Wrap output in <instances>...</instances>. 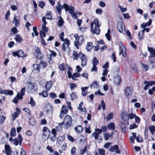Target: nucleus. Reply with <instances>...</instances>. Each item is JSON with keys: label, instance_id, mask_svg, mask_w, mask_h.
<instances>
[{"label": "nucleus", "instance_id": "13", "mask_svg": "<svg viewBox=\"0 0 155 155\" xmlns=\"http://www.w3.org/2000/svg\"><path fill=\"white\" fill-rule=\"evenodd\" d=\"M42 130L43 131V136L45 137H48L50 133V130L47 127H45L43 128Z\"/></svg>", "mask_w": 155, "mask_h": 155}, {"label": "nucleus", "instance_id": "27", "mask_svg": "<svg viewBox=\"0 0 155 155\" xmlns=\"http://www.w3.org/2000/svg\"><path fill=\"white\" fill-rule=\"evenodd\" d=\"M65 139V136H64L63 135L57 138V143L59 144H61L62 142L64 141Z\"/></svg>", "mask_w": 155, "mask_h": 155}, {"label": "nucleus", "instance_id": "61", "mask_svg": "<svg viewBox=\"0 0 155 155\" xmlns=\"http://www.w3.org/2000/svg\"><path fill=\"white\" fill-rule=\"evenodd\" d=\"M94 94L95 95H104V94L102 93L100 90V89H99L98 91H97L95 92L94 93Z\"/></svg>", "mask_w": 155, "mask_h": 155}, {"label": "nucleus", "instance_id": "45", "mask_svg": "<svg viewBox=\"0 0 155 155\" xmlns=\"http://www.w3.org/2000/svg\"><path fill=\"white\" fill-rule=\"evenodd\" d=\"M113 117V114L111 112L107 116L106 119L108 121L112 119Z\"/></svg>", "mask_w": 155, "mask_h": 155}, {"label": "nucleus", "instance_id": "39", "mask_svg": "<svg viewBox=\"0 0 155 155\" xmlns=\"http://www.w3.org/2000/svg\"><path fill=\"white\" fill-rule=\"evenodd\" d=\"M82 53H79L78 54L75 51H73V57L74 60H77L78 57H79V55Z\"/></svg>", "mask_w": 155, "mask_h": 155}, {"label": "nucleus", "instance_id": "10", "mask_svg": "<svg viewBox=\"0 0 155 155\" xmlns=\"http://www.w3.org/2000/svg\"><path fill=\"white\" fill-rule=\"evenodd\" d=\"M145 86L144 87L143 89L145 90H147L149 88V86H151L153 85H155V81H145L144 82Z\"/></svg>", "mask_w": 155, "mask_h": 155}, {"label": "nucleus", "instance_id": "64", "mask_svg": "<svg viewBox=\"0 0 155 155\" xmlns=\"http://www.w3.org/2000/svg\"><path fill=\"white\" fill-rule=\"evenodd\" d=\"M137 142H141L143 140V139L142 137L139 136H138L135 138Z\"/></svg>", "mask_w": 155, "mask_h": 155}, {"label": "nucleus", "instance_id": "17", "mask_svg": "<svg viewBox=\"0 0 155 155\" xmlns=\"http://www.w3.org/2000/svg\"><path fill=\"white\" fill-rule=\"evenodd\" d=\"M12 22L14 23L16 27H18L20 25V19L18 16H15L14 18V21Z\"/></svg>", "mask_w": 155, "mask_h": 155}, {"label": "nucleus", "instance_id": "24", "mask_svg": "<svg viewBox=\"0 0 155 155\" xmlns=\"http://www.w3.org/2000/svg\"><path fill=\"white\" fill-rule=\"evenodd\" d=\"M88 87H81V90L82 91L81 94L83 96H86L87 93V90L88 89Z\"/></svg>", "mask_w": 155, "mask_h": 155}, {"label": "nucleus", "instance_id": "48", "mask_svg": "<svg viewBox=\"0 0 155 155\" xmlns=\"http://www.w3.org/2000/svg\"><path fill=\"white\" fill-rule=\"evenodd\" d=\"M58 68L62 71L65 70V67L64 63L60 64L58 66Z\"/></svg>", "mask_w": 155, "mask_h": 155}, {"label": "nucleus", "instance_id": "14", "mask_svg": "<svg viewBox=\"0 0 155 155\" xmlns=\"http://www.w3.org/2000/svg\"><path fill=\"white\" fill-rule=\"evenodd\" d=\"M148 50L150 52V55L149 56L150 58L155 57V49H153V48H150L148 47Z\"/></svg>", "mask_w": 155, "mask_h": 155}, {"label": "nucleus", "instance_id": "51", "mask_svg": "<svg viewBox=\"0 0 155 155\" xmlns=\"http://www.w3.org/2000/svg\"><path fill=\"white\" fill-rule=\"evenodd\" d=\"M120 52L119 54L121 55L122 53L124 52V51H126V48L123 45L120 46Z\"/></svg>", "mask_w": 155, "mask_h": 155}, {"label": "nucleus", "instance_id": "18", "mask_svg": "<svg viewBox=\"0 0 155 155\" xmlns=\"http://www.w3.org/2000/svg\"><path fill=\"white\" fill-rule=\"evenodd\" d=\"M28 123L30 125L33 126H35L36 125V121L34 117L30 116L28 117Z\"/></svg>", "mask_w": 155, "mask_h": 155}, {"label": "nucleus", "instance_id": "32", "mask_svg": "<svg viewBox=\"0 0 155 155\" xmlns=\"http://www.w3.org/2000/svg\"><path fill=\"white\" fill-rule=\"evenodd\" d=\"M120 127L122 132L123 133H125L126 131V124L123 122H121Z\"/></svg>", "mask_w": 155, "mask_h": 155}, {"label": "nucleus", "instance_id": "28", "mask_svg": "<svg viewBox=\"0 0 155 155\" xmlns=\"http://www.w3.org/2000/svg\"><path fill=\"white\" fill-rule=\"evenodd\" d=\"M122 81L121 78L120 76H117L114 79L115 83L117 85L120 84Z\"/></svg>", "mask_w": 155, "mask_h": 155}, {"label": "nucleus", "instance_id": "37", "mask_svg": "<svg viewBox=\"0 0 155 155\" xmlns=\"http://www.w3.org/2000/svg\"><path fill=\"white\" fill-rule=\"evenodd\" d=\"M46 18L48 19L52 20L53 17L51 15V11H47L46 13Z\"/></svg>", "mask_w": 155, "mask_h": 155}, {"label": "nucleus", "instance_id": "52", "mask_svg": "<svg viewBox=\"0 0 155 155\" xmlns=\"http://www.w3.org/2000/svg\"><path fill=\"white\" fill-rule=\"evenodd\" d=\"M71 100L72 101H73L77 97V96L76 93H74L71 94Z\"/></svg>", "mask_w": 155, "mask_h": 155}, {"label": "nucleus", "instance_id": "31", "mask_svg": "<svg viewBox=\"0 0 155 155\" xmlns=\"http://www.w3.org/2000/svg\"><path fill=\"white\" fill-rule=\"evenodd\" d=\"M35 57L37 59L42 60L44 58V55L41 52L36 54Z\"/></svg>", "mask_w": 155, "mask_h": 155}, {"label": "nucleus", "instance_id": "12", "mask_svg": "<svg viewBox=\"0 0 155 155\" xmlns=\"http://www.w3.org/2000/svg\"><path fill=\"white\" fill-rule=\"evenodd\" d=\"M25 87L22 88L20 91V92H18L17 94V96H19V99L21 100L23 99V96L25 95Z\"/></svg>", "mask_w": 155, "mask_h": 155}, {"label": "nucleus", "instance_id": "62", "mask_svg": "<svg viewBox=\"0 0 155 155\" xmlns=\"http://www.w3.org/2000/svg\"><path fill=\"white\" fill-rule=\"evenodd\" d=\"M92 135L94 137V138L95 140H97L98 139L99 134H98L97 132H94L93 133Z\"/></svg>", "mask_w": 155, "mask_h": 155}, {"label": "nucleus", "instance_id": "60", "mask_svg": "<svg viewBox=\"0 0 155 155\" xmlns=\"http://www.w3.org/2000/svg\"><path fill=\"white\" fill-rule=\"evenodd\" d=\"M111 58L113 60V61L115 62L116 61V57L115 54L114 53H113L111 56Z\"/></svg>", "mask_w": 155, "mask_h": 155}, {"label": "nucleus", "instance_id": "11", "mask_svg": "<svg viewBox=\"0 0 155 155\" xmlns=\"http://www.w3.org/2000/svg\"><path fill=\"white\" fill-rule=\"evenodd\" d=\"M124 92L126 97L128 98L131 96L133 91L131 87H127L125 89Z\"/></svg>", "mask_w": 155, "mask_h": 155}, {"label": "nucleus", "instance_id": "19", "mask_svg": "<svg viewBox=\"0 0 155 155\" xmlns=\"http://www.w3.org/2000/svg\"><path fill=\"white\" fill-rule=\"evenodd\" d=\"M65 3L64 4L63 6L61 5L59 3V2H58V6H57L56 7V9L58 11V13L60 15H61V9H63V8H64V5Z\"/></svg>", "mask_w": 155, "mask_h": 155}, {"label": "nucleus", "instance_id": "20", "mask_svg": "<svg viewBox=\"0 0 155 155\" xmlns=\"http://www.w3.org/2000/svg\"><path fill=\"white\" fill-rule=\"evenodd\" d=\"M121 119H122L124 121H127V122L129 121V118L128 115L127 116V114H125V112H123L121 113Z\"/></svg>", "mask_w": 155, "mask_h": 155}, {"label": "nucleus", "instance_id": "58", "mask_svg": "<svg viewBox=\"0 0 155 155\" xmlns=\"http://www.w3.org/2000/svg\"><path fill=\"white\" fill-rule=\"evenodd\" d=\"M49 51L51 52V54H50V56L54 57H55L56 56L57 54L55 51L51 50H49Z\"/></svg>", "mask_w": 155, "mask_h": 155}, {"label": "nucleus", "instance_id": "43", "mask_svg": "<svg viewBox=\"0 0 155 155\" xmlns=\"http://www.w3.org/2000/svg\"><path fill=\"white\" fill-rule=\"evenodd\" d=\"M56 136L53 135L51 134L50 135H49V136L47 138L48 139L49 138L51 141H52L53 142H54L55 141L56 139Z\"/></svg>", "mask_w": 155, "mask_h": 155}, {"label": "nucleus", "instance_id": "53", "mask_svg": "<svg viewBox=\"0 0 155 155\" xmlns=\"http://www.w3.org/2000/svg\"><path fill=\"white\" fill-rule=\"evenodd\" d=\"M49 96L52 99H54L57 97V95L54 92H51L49 94Z\"/></svg>", "mask_w": 155, "mask_h": 155}, {"label": "nucleus", "instance_id": "59", "mask_svg": "<svg viewBox=\"0 0 155 155\" xmlns=\"http://www.w3.org/2000/svg\"><path fill=\"white\" fill-rule=\"evenodd\" d=\"M136 116L135 114L133 113H131L128 114L129 119L130 118V119H133L134 118H135Z\"/></svg>", "mask_w": 155, "mask_h": 155}, {"label": "nucleus", "instance_id": "7", "mask_svg": "<svg viewBox=\"0 0 155 155\" xmlns=\"http://www.w3.org/2000/svg\"><path fill=\"white\" fill-rule=\"evenodd\" d=\"M68 112V109L67 107L63 105L61 108L59 115V117L61 119H62L64 114H66Z\"/></svg>", "mask_w": 155, "mask_h": 155}, {"label": "nucleus", "instance_id": "4", "mask_svg": "<svg viewBox=\"0 0 155 155\" xmlns=\"http://www.w3.org/2000/svg\"><path fill=\"white\" fill-rule=\"evenodd\" d=\"M79 58L81 60V65L82 67L85 66L87 61V56L83 53H81L79 55Z\"/></svg>", "mask_w": 155, "mask_h": 155}, {"label": "nucleus", "instance_id": "63", "mask_svg": "<svg viewBox=\"0 0 155 155\" xmlns=\"http://www.w3.org/2000/svg\"><path fill=\"white\" fill-rule=\"evenodd\" d=\"M155 91V87H153L151 89H149L148 91V93L152 95L153 94V91Z\"/></svg>", "mask_w": 155, "mask_h": 155}, {"label": "nucleus", "instance_id": "34", "mask_svg": "<svg viewBox=\"0 0 155 155\" xmlns=\"http://www.w3.org/2000/svg\"><path fill=\"white\" fill-rule=\"evenodd\" d=\"M93 47V45L92 43L89 42L87 43V45L86 49L87 51H90V50Z\"/></svg>", "mask_w": 155, "mask_h": 155}, {"label": "nucleus", "instance_id": "42", "mask_svg": "<svg viewBox=\"0 0 155 155\" xmlns=\"http://www.w3.org/2000/svg\"><path fill=\"white\" fill-rule=\"evenodd\" d=\"M99 61L96 57H94L92 59V63L93 65L96 66L98 64Z\"/></svg>", "mask_w": 155, "mask_h": 155}, {"label": "nucleus", "instance_id": "41", "mask_svg": "<svg viewBox=\"0 0 155 155\" xmlns=\"http://www.w3.org/2000/svg\"><path fill=\"white\" fill-rule=\"evenodd\" d=\"M149 130L152 134H153L155 132V127L154 125H150L149 127Z\"/></svg>", "mask_w": 155, "mask_h": 155}, {"label": "nucleus", "instance_id": "36", "mask_svg": "<svg viewBox=\"0 0 155 155\" xmlns=\"http://www.w3.org/2000/svg\"><path fill=\"white\" fill-rule=\"evenodd\" d=\"M83 104V102H80V104L79 105V107H78V109L80 111L85 112L86 111V109L85 108H83L82 107V105Z\"/></svg>", "mask_w": 155, "mask_h": 155}, {"label": "nucleus", "instance_id": "57", "mask_svg": "<svg viewBox=\"0 0 155 155\" xmlns=\"http://www.w3.org/2000/svg\"><path fill=\"white\" fill-rule=\"evenodd\" d=\"M150 64L153 68H155V59H153L149 61Z\"/></svg>", "mask_w": 155, "mask_h": 155}, {"label": "nucleus", "instance_id": "6", "mask_svg": "<svg viewBox=\"0 0 155 155\" xmlns=\"http://www.w3.org/2000/svg\"><path fill=\"white\" fill-rule=\"evenodd\" d=\"M93 22H92L91 24V31L94 34L98 35L100 32V30L99 27L100 26L95 25L94 29L93 28Z\"/></svg>", "mask_w": 155, "mask_h": 155}, {"label": "nucleus", "instance_id": "9", "mask_svg": "<svg viewBox=\"0 0 155 155\" xmlns=\"http://www.w3.org/2000/svg\"><path fill=\"white\" fill-rule=\"evenodd\" d=\"M109 150L112 152H115L116 153H121L119 149V147L117 145L110 146V147Z\"/></svg>", "mask_w": 155, "mask_h": 155}, {"label": "nucleus", "instance_id": "56", "mask_svg": "<svg viewBox=\"0 0 155 155\" xmlns=\"http://www.w3.org/2000/svg\"><path fill=\"white\" fill-rule=\"evenodd\" d=\"M39 64L40 65L43 66V67L44 68L46 67L47 66V63L45 61H41Z\"/></svg>", "mask_w": 155, "mask_h": 155}, {"label": "nucleus", "instance_id": "8", "mask_svg": "<svg viewBox=\"0 0 155 155\" xmlns=\"http://www.w3.org/2000/svg\"><path fill=\"white\" fill-rule=\"evenodd\" d=\"M12 55L14 57L17 56L18 58L24 57H26L23 51L21 50H19L18 51H15L12 53Z\"/></svg>", "mask_w": 155, "mask_h": 155}, {"label": "nucleus", "instance_id": "40", "mask_svg": "<svg viewBox=\"0 0 155 155\" xmlns=\"http://www.w3.org/2000/svg\"><path fill=\"white\" fill-rule=\"evenodd\" d=\"M104 138L105 140H107L110 137V134L108 132H105L103 134Z\"/></svg>", "mask_w": 155, "mask_h": 155}, {"label": "nucleus", "instance_id": "50", "mask_svg": "<svg viewBox=\"0 0 155 155\" xmlns=\"http://www.w3.org/2000/svg\"><path fill=\"white\" fill-rule=\"evenodd\" d=\"M98 152L99 154L101 155H104L105 150L103 148H101L98 149Z\"/></svg>", "mask_w": 155, "mask_h": 155}, {"label": "nucleus", "instance_id": "44", "mask_svg": "<svg viewBox=\"0 0 155 155\" xmlns=\"http://www.w3.org/2000/svg\"><path fill=\"white\" fill-rule=\"evenodd\" d=\"M144 34V30H142L140 31L139 33L138 36L139 38L141 40L143 39V35Z\"/></svg>", "mask_w": 155, "mask_h": 155}, {"label": "nucleus", "instance_id": "21", "mask_svg": "<svg viewBox=\"0 0 155 155\" xmlns=\"http://www.w3.org/2000/svg\"><path fill=\"white\" fill-rule=\"evenodd\" d=\"M5 153L6 155H10L11 154V150L10 146L8 145H5Z\"/></svg>", "mask_w": 155, "mask_h": 155}, {"label": "nucleus", "instance_id": "15", "mask_svg": "<svg viewBox=\"0 0 155 155\" xmlns=\"http://www.w3.org/2000/svg\"><path fill=\"white\" fill-rule=\"evenodd\" d=\"M20 112V110L19 108H16V111L14 113L12 116V120L13 121L15 120L16 118L18 116V115Z\"/></svg>", "mask_w": 155, "mask_h": 155}, {"label": "nucleus", "instance_id": "25", "mask_svg": "<svg viewBox=\"0 0 155 155\" xmlns=\"http://www.w3.org/2000/svg\"><path fill=\"white\" fill-rule=\"evenodd\" d=\"M53 111V107L51 105H48L46 106V111L47 113H52Z\"/></svg>", "mask_w": 155, "mask_h": 155}, {"label": "nucleus", "instance_id": "33", "mask_svg": "<svg viewBox=\"0 0 155 155\" xmlns=\"http://www.w3.org/2000/svg\"><path fill=\"white\" fill-rule=\"evenodd\" d=\"M107 127L109 130H114L115 129V126L114 123H110L107 125Z\"/></svg>", "mask_w": 155, "mask_h": 155}, {"label": "nucleus", "instance_id": "2", "mask_svg": "<svg viewBox=\"0 0 155 155\" xmlns=\"http://www.w3.org/2000/svg\"><path fill=\"white\" fill-rule=\"evenodd\" d=\"M74 37L76 39V41L74 42V45L78 49H79L80 46L81 45L84 41V36L83 35L78 36L77 34H75L74 35Z\"/></svg>", "mask_w": 155, "mask_h": 155}, {"label": "nucleus", "instance_id": "54", "mask_svg": "<svg viewBox=\"0 0 155 155\" xmlns=\"http://www.w3.org/2000/svg\"><path fill=\"white\" fill-rule=\"evenodd\" d=\"M69 86L71 89H73L77 87V85L75 83L74 84L70 83L69 84Z\"/></svg>", "mask_w": 155, "mask_h": 155}, {"label": "nucleus", "instance_id": "3", "mask_svg": "<svg viewBox=\"0 0 155 155\" xmlns=\"http://www.w3.org/2000/svg\"><path fill=\"white\" fill-rule=\"evenodd\" d=\"M64 5L65 11H68L69 13L71 14L72 17L75 19H77L78 18V17L76 14L74 12V7L69 6L67 4H65Z\"/></svg>", "mask_w": 155, "mask_h": 155}, {"label": "nucleus", "instance_id": "29", "mask_svg": "<svg viewBox=\"0 0 155 155\" xmlns=\"http://www.w3.org/2000/svg\"><path fill=\"white\" fill-rule=\"evenodd\" d=\"M64 21L61 16L58 17V25L59 27H61L64 24Z\"/></svg>", "mask_w": 155, "mask_h": 155}, {"label": "nucleus", "instance_id": "47", "mask_svg": "<svg viewBox=\"0 0 155 155\" xmlns=\"http://www.w3.org/2000/svg\"><path fill=\"white\" fill-rule=\"evenodd\" d=\"M15 40L17 42H22V39L20 37L19 35H16L15 38Z\"/></svg>", "mask_w": 155, "mask_h": 155}, {"label": "nucleus", "instance_id": "1", "mask_svg": "<svg viewBox=\"0 0 155 155\" xmlns=\"http://www.w3.org/2000/svg\"><path fill=\"white\" fill-rule=\"evenodd\" d=\"M60 126L63 125L64 129L67 130L69 129L72 125V118L69 115H66L64 117L63 121L59 124Z\"/></svg>", "mask_w": 155, "mask_h": 155}, {"label": "nucleus", "instance_id": "26", "mask_svg": "<svg viewBox=\"0 0 155 155\" xmlns=\"http://www.w3.org/2000/svg\"><path fill=\"white\" fill-rule=\"evenodd\" d=\"M52 86V82L51 81L48 82L45 85V87L47 91H49Z\"/></svg>", "mask_w": 155, "mask_h": 155}, {"label": "nucleus", "instance_id": "23", "mask_svg": "<svg viewBox=\"0 0 155 155\" xmlns=\"http://www.w3.org/2000/svg\"><path fill=\"white\" fill-rule=\"evenodd\" d=\"M100 87L97 81H94L90 85V87L91 89H98Z\"/></svg>", "mask_w": 155, "mask_h": 155}, {"label": "nucleus", "instance_id": "49", "mask_svg": "<svg viewBox=\"0 0 155 155\" xmlns=\"http://www.w3.org/2000/svg\"><path fill=\"white\" fill-rule=\"evenodd\" d=\"M33 67L35 70H37L39 71L40 70V64H33Z\"/></svg>", "mask_w": 155, "mask_h": 155}, {"label": "nucleus", "instance_id": "46", "mask_svg": "<svg viewBox=\"0 0 155 155\" xmlns=\"http://www.w3.org/2000/svg\"><path fill=\"white\" fill-rule=\"evenodd\" d=\"M29 104L31 105V106L32 107H33L35 106V102L33 98L32 97H31L30 98V101L29 103Z\"/></svg>", "mask_w": 155, "mask_h": 155}, {"label": "nucleus", "instance_id": "38", "mask_svg": "<svg viewBox=\"0 0 155 155\" xmlns=\"http://www.w3.org/2000/svg\"><path fill=\"white\" fill-rule=\"evenodd\" d=\"M10 135L12 137H15L16 135V129L15 127H12L10 131Z\"/></svg>", "mask_w": 155, "mask_h": 155}, {"label": "nucleus", "instance_id": "22", "mask_svg": "<svg viewBox=\"0 0 155 155\" xmlns=\"http://www.w3.org/2000/svg\"><path fill=\"white\" fill-rule=\"evenodd\" d=\"M75 132L78 134H79L83 131V128L81 125L78 126L74 128Z\"/></svg>", "mask_w": 155, "mask_h": 155}, {"label": "nucleus", "instance_id": "5", "mask_svg": "<svg viewBox=\"0 0 155 155\" xmlns=\"http://www.w3.org/2000/svg\"><path fill=\"white\" fill-rule=\"evenodd\" d=\"M117 29L118 31L123 34L125 33V27L122 22L120 21L118 22L117 25Z\"/></svg>", "mask_w": 155, "mask_h": 155}, {"label": "nucleus", "instance_id": "16", "mask_svg": "<svg viewBox=\"0 0 155 155\" xmlns=\"http://www.w3.org/2000/svg\"><path fill=\"white\" fill-rule=\"evenodd\" d=\"M28 87L29 89L32 91H34L37 90V88L35 87V83H32L31 82H29L28 83Z\"/></svg>", "mask_w": 155, "mask_h": 155}, {"label": "nucleus", "instance_id": "35", "mask_svg": "<svg viewBox=\"0 0 155 155\" xmlns=\"http://www.w3.org/2000/svg\"><path fill=\"white\" fill-rule=\"evenodd\" d=\"M81 76V74L78 73V72L74 73L73 74L72 79L74 81L77 80V79L76 78H79Z\"/></svg>", "mask_w": 155, "mask_h": 155}, {"label": "nucleus", "instance_id": "30", "mask_svg": "<svg viewBox=\"0 0 155 155\" xmlns=\"http://www.w3.org/2000/svg\"><path fill=\"white\" fill-rule=\"evenodd\" d=\"M48 91L47 90L43 91L39 93L38 94L40 96L42 95V96L44 98L46 97H47L48 95Z\"/></svg>", "mask_w": 155, "mask_h": 155}, {"label": "nucleus", "instance_id": "55", "mask_svg": "<svg viewBox=\"0 0 155 155\" xmlns=\"http://www.w3.org/2000/svg\"><path fill=\"white\" fill-rule=\"evenodd\" d=\"M45 3L43 1H39L38 4V6L41 8H43L44 6L45 5Z\"/></svg>", "mask_w": 155, "mask_h": 155}]
</instances>
